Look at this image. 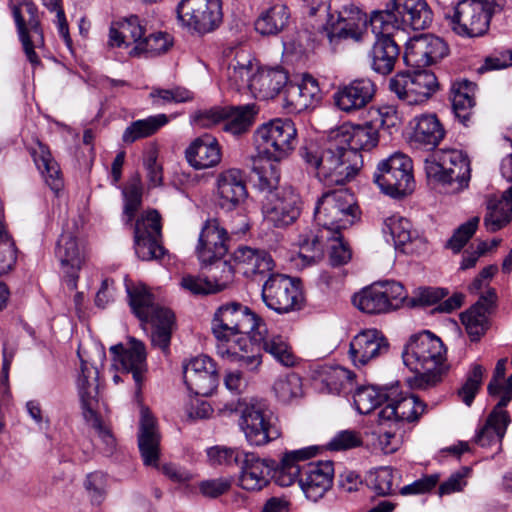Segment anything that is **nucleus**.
Masks as SVG:
<instances>
[{"instance_id": "1", "label": "nucleus", "mask_w": 512, "mask_h": 512, "mask_svg": "<svg viewBox=\"0 0 512 512\" xmlns=\"http://www.w3.org/2000/svg\"><path fill=\"white\" fill-rule=\"evenodd\" d=\"M251 170L257 175V186L265 193L261 211L265 221L276 228L292 225L300 216L302 202L291 187L278 188L280 174L275 166L262 159L251 157Z\"/></svg>"}, {"instance_id": "2", "label": "nucleus", "mask_w": 512, "mask_h": 512, "mask_svg": "<svg viewBox=\"0 0 512 512\" xmlns=\"http://www.w3.org/2000/svg\"><path fill=\"white\" fill-rule=\"evenodd\" d=\"M303 161L316 171L320 181L327 185H343L351 181L362 167V155L347 151L339 138L333 135L323 146L309 142L299 150Z\"/></svg>"}, {"instance_id": "3", "label": "nucleus", "mask_w": 512, "mask_h": 512, "mask_svg": "<svg viewBox=\"0 0 512 512\" xmlns=\"http://www.w3.org/2000/svg\"><path fill=\"white\" fill-rule=\"evenodd\" d=\"M316 453L317 448L313 446L285 453L276 474V483L288 487L298 481L307 498L314 501L321 498L332 485L333 463L319 461L303 467L299 465V461L310 459Z\"/></svg>"}, {"instance_id": "4", "label": "nucleus", "mask_w": 512, "mask_h": 512, "mask_svg": "<svg viewBox=\"0 0 512 512\" xmlns=\"http://www.w3.org/2000/svg\"><path fill=\"white\" fill-rule=\"evenodd\" d=\"M219 412L224 416L240 414V427L251 445L264 446L281 436L278 416L264 399L231 400Z\"/></svg>"}, {"instance_id": "5", "label": "nucleus", "mask_w": 512, "mask_h": 512, "mask_svg": "<svg viewBox=\"0 0 512 512\" xmlns=\"http://www.w3.org/2000/svg\"><path fill=\"white\" fill-rule=\"evenodd\" d=\"M445 349L429 331L413 335L402 354L404 364L415 373L414 387L428 389L441 381Z\"/></svg>"}, {"instance_id": "6", "label": "nucleus", "mask_w": 512, "mask_h": 512, "mask_svg": "<svg viewBox=\"0 0 512 512\" xmlns=\"http://www.w3.org/2000/svg\"><path fill=\"white\" fill-rule=\"evenodd\" d=\"M125 286L133 314L141 322H151L155 326L151 336L152 344L166 352L170 345L174 314L156 304L153 294L143 284L134 285L126 280Z\"/></svg>"}, {"instance_id": "7", "label": "nucleus", "mask_w": 512, "mask_h": 512, "mask_svg": "<svg viewBox=\"0 0 512 512\" xmlns=\"http://www.w3.org/2000/svg\"><path fill=\"white\" fill-rule=\"evenodd\" d=\"M433 12L425 0H390L384 10L372 12L371 27L398 33L407 27L424 30L430 26Z\"/></svg>"}, {"instance_id": "8", "label": "nucleus", "mask_w": 512, "mask_h": 512, "mask_svg": "<svg viewBox=\"0 0 512 512\" xmlns=\"http://www.w3.org/2000/svg\"><path fill=\"white\" fill-rule=\"evenodd\" d=\"M360 218L356 198L348 189L324 192L317 200L314 219L332 235L351 227Z\"/></svg>"}, {"instance_id": "9", "label": "nucleus", "mask_w": 512, "mask_h": 512, "mask_svg": "<svg viewBox=\"0 0 512 512\" xmlns=\"http://www.w3.org/2000/svg\"><path fill=\"white\" fill-rule=\"evenodd\" d=\"M429 179L459 192L468 187L471 168L468 157L457 149H438L425 160Z\"/></svg>"}, {"instance_id": "10", "label": "nucleus", "mask_w": 512, "mask_h": 512, "mask_svg": "<svg viewBox=\"0 0 512 512\" xmlns=\"http://www.w3.org/2000/svg\"><path fill=\"white\" fill-rule=\"evenodd\" d=\"M505 0H462L449 18V25L457 35L480 37L489 29L493 14L502 11Z\"/></svg>"}, {"instance_id": "11", "label": "nucleus", "mask_w": 512, "mask_h": 512, "mask_svg": "<svg viewBox=\"0 0 512 512\" xmlns=\"http://www.w3.org/2000/svg\"><path fill=\"white\" fill-rule=\"evenodd\" d=\"M260 323H263V320L247 306L239 302H230L216 310L211 329L217 339V345H227L232 343L231 338L237 334L253 336Z\"/></svg>"}, {"instance_id": "12", "label": "nucleus", "mask_w": 512, "mask_h": 512, "mask_svg": "<svg viewBox=\"0 0 512 512\" xmlns=\"http://www.w3.org/2000/svg\"><path fill=\"white\" fill-rule=\"evenodd\" d=\"M412 170L410 157L402 152H395L377 164L373 180L384 194L402 198L414 190Z\"/></svg>"}, {"instance_id": "13", "label": "nucleus", "mask_w": 512, "mask_h": 512, "mask_svg": "<svg viewBox=\"0 0 512 512\" xmlns=\"http://www.w3.org/2000/svg\"><path fill=\"white\" fill-rule=\"evenodd\" d=\"M259 153L268 160L286 159L297 145V129L291 119H274L257 128L254 133Z\"/></svg>"}, {"instance_id": "14", "label": "nucleus", "mask_w": 512, "mask_h": 512, "mask_svg": "<svg viewBox=\"0 0 512 512\" xmlns=\"http://www.w3.org/2000/svg\"><path fill=\"white\" fill-rule=\"evenodd\" d=\"M368 22L370 19L368 20L367 14L349 3L329 14L327 26L323 27L322 33L335 49L342 40L365 41L368 37Z\"/></svg>"}, {"instance_id": "15", "label": "nucleus", "mask_w": 512, "mask_h": 512, "mask_svg": "<svg viewBox=\"0 0 512 512\" xmlns=\"http://www.w3.org/2000/svg\"><path fill=\"white\" fill-rule=\"evenodd\" d=\"M407 299L404 286L396 281L374 283L356 293L352 302L366 314H385L399 309Z\"/></svg>"}, {"instance_id": "16", "label": "nucleus", "mask_w": 512, "mask_h": 512, "mask_svg": "<svg viewBox=\"0 0 512 512\" xmlns=\"http://www.w3.org/2000/svg\"><path fill=\"white\" fill-rule=\"evenodd\" d=\"M438 89L435 74L420 68L398 72L389 80V90L410 105L427 101Z\"/></svg>"}, {"instance_id": "17", "label": "nucleus", "mask_w": 512, "mask_h": 512, "mask_svg": "<svg viewBox=\"0 0 512 512\" xmlns=\"http://www.w3.org/2000/svg\"><path fill=\"white\" fill-rule=\"evenodd\" d=\"M181 23L187 28L206 34L214 31L222 22L220 0H182L177 6Z\"/></svg>"}, {"instance_id": "18", "label": "nucleus", "mask_w": 512, "mask_h": 512, "mask_svg": "<svg viewBox=\"0 0 512 512\" xmlns=\"http://www.w3.org/2000/svg\"><path fill=\"white\" fill-rule=\"evenodd\" d=\"M109 350L118 369L131 374L135 383V395L139 397L148 372L145 344L135 337H128L126 345L119 343L111 346Z\"/></svg>"}, {"instance_id": "19", "label": "nucleus", "mask_w": 512, "mask_h": 512, "mask_svg": "<svg viewBox=\"0 0 512 512\" xmlns=\"http://www.w3.org/2000/svg\"><path fill=\"white\" fill-rule=\"evenodd\" d=\"M12 12L27 59L32 65L40 64L35 49L44 46V35L37 7L32 2L23 0L22 4L13 6Z\"/></svg>"}, {"instance_id": "20", "label": "nucleus", "mask_w": 512, "mask_h": 512, "mask_svg": "<svg viewBox=\"0 0 512 512\" xmlns=\"http://www.w3.org/2000/svg\"><path fill=\"white\" fill-rule=\"evenodd\" d=\"M266 306L277 313L299 309L303 300L298 285L288 276L274 274L265 281L261 293Z\"/></svg>"}, {"instance_id": "21", "label": "nucleus", "mask_w": 512, "mask_h": 512, "mask_svg": "<svg viewBox=\"0 0 512 512\" xmlns=\"http://www.w3.org/2000/svg\"><path fill=\"white\" fill-rule=\"evenodd\" d=\"M447 53L448 47L441 38L424 34L406 43L403 58L407 66L423 68L438 62Z\"/></svg>"}, {"instance_id": "22", "label": "nucleus", "mask_w": 512, "mask_h": 512, "mask_svg": "<svg viewBox=\"0 0 512 512\" xmlns=\"http://www.w3.org/2000/svg\"><path fill=\"white\" fill-rule=\"evenodd\" d=\"M389 343L377 329H366L355 335L349 345V357L356 368H362L375 359L386 355Z\"/></svg>"}, {"instance_id": "23", "label": "nucleus", "mask_w": 512, "mask_h": 512, "mask_svg": "<svg viewBox=\"0 0 512 512\" xmlns=\"http://www.w3.org/2000/svg\"><path fill=\"white\" fill-rule=\"evenodd\" d=\"M372 30L376 39L367 53L369 66L380 75H388L394 70L400 56V47L394 38L396 32L376 27H372Z\"/></svg>"}, {"instance_id": "24", "label": "nucleus", "mask_w": 512, "mask_h": 512, "mask_svg": "<svg viewBox=\"0 0 512 512\" xmlns=\"http://www.w3.org/2000/svg\"><path fill=\"white\" fill-rule=\"evenodd\" d=\"M183 378L191 392L208 396L218 385L216 364L210 357L199 355L183 365Z\"/></svg>"}, {"instance_id": "25", "label": "nucleus", "mask_w": 512, "mask_h": 512, "mask_svg": "<svg viewBox=\"0 0 512 512\" xmlns=\"http://www.w3.org/2000/svg\"><path fill=\"white\" fill-rule=\"evenodd\" d=\"M427 405L415 395L391 398L388 395L386 405L378 412V424L390 422L396 428H402L405 423L417 421L425 412Z\"/></svg>"}, {"instance_id": "26", "label": "nucleus", "mask_w": 512, "mask_h": 512, "mask_svg": "<svg viewBox=\"0 0 512 512\" xmlns=\"http://www.w3.org/2000/svg\"><path fill=\"white\" fill-rule=\"evenodd\" d=\"M280 463L272 459H260L253 453H246L239 465L240 486L248 491H259L268 485L270 478L276 480Z\"/></svg>"}, {"instance_id": "27", "label": "nucleus", "mask_w": 512, "mask_h": 512, "mask_svg": "<svg viewBox=\"0 0 512 512\" xmlns=\"http://www.w3.org/2000/svg\"><path fill=\"white\" fill-rule=\"evenodd\" d=\"M219 206L227 211L240 207L248 197L245 177L237 168L219 173L216 179Z\"/></svg>"}, {"instance_id": "28", "label": "nucleus", "mask_w": 512, "mask_h": 512, "mask_svg": "<svg viewBox=\"0 0 512 512\" xmlns=\"http://www.w3.org/2000/svg\"><path fill=\"white\" fill-rule=\"evenodd\" d=\"M229 236L217 219H208L200 232L196 254L200 262H210L215 257H225Z\"/></svg>"}, {"instance_id": "29", "label": "nucleus", "mask_w": 512, "mask_h": 512, "mask_svg": "<svg viewBox=\"0 0 512 512\" xmlns=\"http://www.w3.org/2000/svg\"><path fill=\"white\" fill-rule=\"evenodd\" d=\"M77 391L84 418L99 413L100 382L98 369L81 359L80 374L77 378Z\"/></svg>"}, {"instance_id": "30", "label": "nucleus", "mask_w": 512, "mask_h": 512, "mask_svg": "<svg viewBox=\"0 0 512 512\" xmlns=\"http://www.w3.org/2000/svg\"><path fill=\"white\" fill-rule=\"evenodd\" d=\"M376 87L368 78L356 79L338 88L334 94L336 106L344 112L364 108L373 99Z\"/></svg>"}, {"instance_id": "31", "label": "nucleus", "mask_w": 512, "mask_h": 512, "mask_svg": "<svg viewBox=\"0 0 512 512\" xmlns=\"http://www.w3.org/2000/svg\"><path fill=\"white\" fill-rule=\"evenodd\" d=\"M505 406H499L497 403L489 413L484 423L476 431L474 442L482 448H496V452L501 451L502 439L505 436L507 427L510 423V417Z\"/></svg>"}, {"instance_id": "32", "label": "nucleus", "mask_w": 512, "mask_h": 512, "mask_svg": "<svg viewBox=\"0 0 512 512\" xmlns=\"http://www.w3.org/2000/svg\"><path fill=\"white\" fill-rule=\"evenodd\" d=\"M320 98V88L316 79L306 75L300 83L288 82L284 90L283 106L290 113H300L314 106Z\"/></svg>"}, {"instance_id": "33", "label": "nucleus", "mask_w": 512, "mask_h": 512, "mask_svg": "<svg viewBox=\"0 0 512 512\" xmlns=\"http://www.w3.org/2000/svg\"><path fill=\"white\" fill-rule=\"evenodd\" d=\"M411 142L428 151L434 150L444 139L446 131L436 114L425 113L410 121Z\"/></svg>"}, {"instance_id": "34", "label": "nucleus", "mask_w": 512, "mask_h": 512, "mask_svg": "<svg viewBox=\"0 0 512 512\" xmlns=\"http://www.w3.org/2000/svg\"><path fill=\"white\" fill-rule=\"evenodd\" d=\"M251 339L279 364L285 367H293L296 364L297 358L288 339L269 331L264 322L260 323L256 332H253Z\"/></svg>"}, {"instance_id": "35", "label": "nucleus", "mask_w": 512, "mask_h": 512, "mask_svg": "<svg viewBox=\"0 0 512 512\" xmlns=\"http://www.w3.org/2000/svg\"><path fill=\"white\" fill-rule=\"evenodd\" d=\"M256 345L249 336V338H239L227 345H217L216 348L218 355L222 358L227 357L237 363L240 368L256 372L262 364L260 347Z\"/></svg>"}, {"instance_id": "36", "label": "nucleus", "mask_w": 512, "mask_h": 512, "mask_svg": "<svg viewBox=\"0 0 512 512\" xmlns=\"http://www.w3.org/2000/svg\"><path fill=\"white\" fill-rule=\"evenodd\" d=\"M496 302V292L489 289L466 312L462 313L461 321L472 341H478L488 328V315Z\"/></svg>"}, {"instance_id": "37", "label": "nucleus", "mask_w": 512, "mask_h": 512, "mask_svg": "<svg viewBox=\"0 0 512 512\" xmlns=\"http://www.w3.org/2000/svg\"><path fill=\"white\" fill-rule=\"evenodd\" d=\"M160 434L157 423L151 412L143 408L138 432V447L147 466H156L160 455Z\"/></svg>"}, {"instance_id": "38", "label": "nucleus", "mask_w": 512, "mask_h": 512, "mask_svg": "<svg viewBox=\"0 0 512 512\" xmlns=\"http://www.w3.org/2000/svg\"><path fill=\"white\" fill-rule=\"evenodd\" d=\"M185 157L194 169L212 168L221 161V148L214 136L203 134L187 147Z\"/></svg>"}, {"instance_id": "39", "label": "nucleus", "mask_w": 512, "mask_h": 512, "mask_svg": "<svg viewBox=\"0 0 512 512\" xmlns=\"http://www.w3.org/2000/svg\"><path fill=\"white\" fill-rule=\"evenodd\" d=\"M340 143L346 146L347 151L360 154L361 150H371L379 141L377 128L372 123L364 125H342L335 132Z\"/></svg>"}, {"instance_id": "40", "label": "nucleus", "mask_w": 512, "mask_h": 512, "mask_svg": "<svg viewBox=\"0 0 512 512\" xmlns=\"http://www.w3.org/2000/svg\"><path fill=\"white\" fill-rule=\"evenodd\" d=\"M233 262L247 277L264 275L274 268V260L264 249L239 246L232 254Z\"/></svg>"}, {"instance_id": "41", "label": "nucleus", "mask_w": 512, "mask_h": 512, "mask_svg": "<svg viewBox=\"0 0 512 512\" xmlns=\"http://www.w3.org/2000/svg\"><path fill=\"white\" fill-rule=\"evenodd\" d=\"M288 82V74L282 68L262 69L253 74L250 91L255 97L268 100L285 90Z\"/></svg>"}, {"instance_id": "42", "label": "nucleus", "mask_w": 512, "mask_h": 512, "mask_svg": "<svg viewBox=\"0 0 512 512\" xmlns=\"http://www.w3.org/2000/svg\"><path fill=\"white\" fill-rule=\"evenodd\" d=\"M28 151L33 158L37 169L41 172L46 184L54 192H58L63 187V180L58 163L52 157V154L45 144L41 141H34Z\"/></svg>"}, {"instance_id": "43", "label": "nucleus", "mask_w": 512, "mask_h": 512, "mask_svg": "<svg viewBox=\"0 0 512 512\" xmlns=\"http://www.w3.org/2000/svg\"><path fill=\"white\" fill-rule=\"evenodd\" d=\"M145 28L141 25L137 16L113 23L109 30L108 44L111 47H128L143 40Z\"/></svg>"}, {"instance_id": "44", "label": "nucleus", "mask_w": 512, "mask_h": 512, "mask_svg": "<svg viewBox=\"0 0 512 512\" xmlns=\"http://www.w3.org/2000/svg\"><path fill=\"white\" fill-rule=\"evenodd\" d=\"M512 220V194L503 192L500 198L492 197L487 203L484 226L489 232H496Z\"/></svg>"}, {"instance_id": "45", "label": "nucleus", "mask_w": 512, "mask_h": 512, "mask_svg": "<svg viewBox=\"0 0 512 512\" xmlns=\"http://www.w3.org/2000/svg\"><path fill=\"white\" fill-rule=\"evenodd\" d=\"M56 257L61 266L67 269V273L73 275L79 270L83 262V252L79 247L76 237L71 233L64 231L57 242Z\"/></svg>"}, {"instance_id": "46", "label": "nucleus", "mask_w": 512, "mask_h": 512, "mask_svg": "<svg viewBox=\"0 0 512 512\" xmlns=\"http://www.w3.org/2000/svg\"><path fill=\"white\" fill-rule=\"evenodd\" d=\"M289 19L288 7L276 4L260 14L255 21V30L264 36L277 35L286 28Z\"/></svg>"}, {"instance_id": "47", "label": "nucleus", "mask_w": 512, "mask_h": 512, "mask_svg": "<svg viewBox=\"0 0 512 512\" xmlns=\"http://www.w3.org/2000/svg\"><path fill=\"white\" fill-rule=\"evenodd\" d=\"M227 117L224 119L223 130L234 136L245 134L254 123L257 113L254 104L226 107Z\"/></svg>"}, {"instance_id": "48", "label": "nucleus", "mask_w": 512, "mask_h": 512, "mask_svg": "<svg viewBox=\"0 0 512 512\" xmlns=\"http://www.w3.org/2000/svg\"><path fill=\"white\" fill-rule=\"evenodd\" d=\"M476 85L466 79L456 80L450 87L452 108L459 118L467 119L469 110L474 106Z\"/></svg>"}, {"instance_id": "49", "label": "nucleus", "mask_w": 512, "mask_h": 512, "mask_svg": "<svg viewBox=\"0 0 512 512\" xmlns=\"http://www.w3.org/2000/svg\"><path fill=\"white\" fill-rule=\"evenodd\" d=\"M168 121L166 114H158L133 121L124 130L122 141L126 144H132L139 139L150 137L165 126Z\"/></svg>"}, {"instance_id": "50", "label": "nucleus", "mask_w": 512, "mask_h": 512, "mask_svg": "<svg viewBox=\"0 0 512 512\" xmlns=\"http://www.w3.org/2000/svg\"><path fill=\"white\" fill-rule=\"evenodd\" d=\"M201 267L207 271L217 292L226 289L234 280L235 265L225 257H215L210 262H200Z\"/></svg>"}, {"instance_id": "51", "label": "nucleus", "mask_w": 512, "mask_h": 512, "mask_svg": "<svg viewBox=\"0 0 512 512\" xmlns=\"http://www.w3.org/2000/svg\"><path fill=\"white\" fill-rule=\"evenodd\" d=\"M388 395L381 392L375 386H361L353 395L354 405L360 414H368L383 403H386Z\"/></svg>"}, {"instance_id": "52", "label": "nucleus", "mask_w": 512, "mask_h": 512, "mask_svg": "<svg viewBox=\"0 0 512 512\" xmlns=\"http://www.w3.org/2000/svg\"><path fill=\"white\" fill-rule=\"evenodd\" d=\"M170 45L171 39L169 35L163 32H157L143 37V40L129 51V55L133 57H138L142 54L156 55L166 52Z\"/></svg>"}, {"instance_id": "53", "label": "nucleus", "mask_w": 512, "mask_h": 512, "mask_svg": "<svg viewBox=\"0 0 512 512\" xmlns=\"http://www.w3.org/2000/svg\"><path fill=\"white\" fill-rule=\"evenodd\" d=\"M273 390L279 401L282 403H290L292 400L302 395L301 378L295 373H290L276 380L273 385Z\"/></svg>"}, {"instance_id": "54", "label": "nucleus", "mask_w": 512, "mask_h": 512, "mask_svg": "<svg viewBox=\"0 0 512 512\" xmlns=\"http://www.w3.org/2000/svg\"><path fill=\"white\" fill-rule=\"evenodd\" d=\"M161 217L156 210L148 211L136 220L134 227V239L162 238Z\"/></svg>"}, {"instance_id": "55", "label": "nucleus", "mask_w": 512, "mask_h": 512, "mask_svg": "<svg viewBox=\"0 0 512 512\" xmlns=\"http://www.w3.org/2000/svg\"><path fill=\"white\" fill-rule=\"evenodd\" d=\"M83 486L93 505H100L106 498L108 480L107 475L101 471L87 474Z\"/></svg>"}, {"instance_id": "56", "label": "nucleus", "mask_w": 512, "mask_h": 512, "mask_svg": "<svg viewBox=\"0 0 512 512\" xmlns=\"http://www.w3.org/2000/svg\"><path fill=\"white\" fill-rule=\"evenodd\" d=\"M480 218L474 216L467 222L461 224L446 243V248L451 249L454 253H459L462 248L475 234Z\"/></svg>"}, {"instance_id": "57", "label": "nucleus", "mask_w": 512, "mask_h": 512, "mask_svg": "<svg viewBox=\"0 0 512 512\" xmlns=\"http://www.w3.org/2000/svg\"><path fill=\"white\" fill-rule=\"evenodd\" d=\"M385 227L396 246L405 245L412 240V225L406 218L393 215L385 220Z\"/></svg>"}, {"instance_id": "58", "label": "nucleus", "mask_w": 512, "mask_h": 512, "mask_svg": "<svg viewBox=\"0 0 512 512\" xmlns=\"http://www.w3.org/2000/svg\"><path fill=\"white\" fill-rule=\"evenodd\" d=\"M227 79L230 85L239 90L242 87H248L250 89V82L252 80V64L250 60L245 62H232L227 67Z\"/></svg>"}, {"instance_id": "59", "label": "nucleus", "mask_w": 512, "mask_h": 512, "mask_svg": "<svg viewBox=\"0 0 512 512\" xmlns=\"http://www.w3.org/2000/svg\"><path fill=\"white\" fill-rule=\"evenodd\" d=\"M246 452L225 446H213L207 449V457L212 465H240Z\"/></svg>"}, {"instance_id": "60", "label": "nucleus", "mask_w": 512, "mask_h": 512, "mask_svg": "<svg viewBox=\"0 0 512 512\" xmlns=\"http://www.w3.org/2000/svg\"><path fill=\"white\" fill-rule=\"evenodd\" d=\"M134 243L136 255L143 261L161 259L166 253L162 245V238L134 239Z\"/></svg>"}, {"instance_id": "61", "label": "nucleus", "mask_w": 512, "mask_h": 512, "mask_svg": "<svg viewBox=\"0 0 512 512\" xmlns=\"http://www.w3.org/2000/svg\"><path fill=\"white\" fill-rule=\"evenodd\" d=\"M448 292L438 287H419L414 291L412 297L405 300L407 306H430L442 300Z\"/></svg>"}, {"instance_id": "62", "label": "nucleus", "mask_w": 512, "mask_h": 512, "mask_svg": "<svg viewBox=\"0 0 512 512\" xmlns=\"http://www.w3.org/2000/svg\"><path fill=\"white\" fill-rule=\"evenodd\" d=\"M484 369L479 364H474L472 369L463 384V386L459 389L458 394L462 401L470 406L478 392L480 385L482 383Z\"/></svg>"}, {"instance_id": "63", "label": "nucleus", "mask_w": 512, "mask_h": 512, "mask_svg": "<svg viewBox=\"0 0 512 512\" xmlns=\"http://www.w3.org/2000/svg\"><path fill=\"white\" fill-rule=\"evenodd\" d=\"M180 286L185 291L196 296H203L217 293L209 277H200L198 275L184 274L180 280Z\"/></svg>"}, {"instance_id": "64", "label": "nucleus", "mask_w": 512, "mask_h": 512, "mask_svg": "<svg viewBox=\"0 0 512 512\" xmlns=\"http://www.w3.org/2000/svg\"><path fill=\"white\" fill-rule=\"evenodd\" d=\"M394 470L390 467H381L370 475L372 489L381 496L394 493Z\"/></svg>"}]
</instances>
